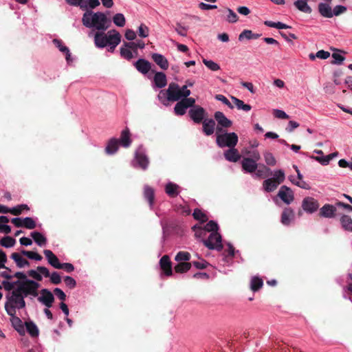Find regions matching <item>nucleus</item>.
Masks as SVG:
<instances>
[{"mask_svg":"<svg viewBox=\"0 0 352 352\" xmlns=\"http://www.w3.org/2000/svg\"><path fill=\"white\" fill-rule=\"evenodd\" d=\"M242 167L248 173H254L257 169L258 165L253 159L245 157L242 161Z\"/></svg>","mask_w":352,"mask_h":352,"instance_id":"obj_21","label":"nucleus"},{"mask_svg":"<svg viewBox=\"0 0 352 352\" xmlns=\"http://www.w3.org/2000/svg\"><path fill=\"white\" fill-rule=\"evenodd\" d=\"M104 31L97 32L94 36V43L98 47H104L108 45L107 35H106Z\"/></svg>","mask_w":352,"mask_h":352,"instance_id":"obj_22","label":"nucleus"},{"mask_svg":"<svg viewBox=\"0 0 352 352\" xmlns=\"http://www.w3.org/2000/svg\"><path fill=\"white\" fill-rule=\"evenodd\" d=\"M264 159H265L266 164L269 166H274L276 163V160L272 153H270V152L265 153H264Z\"/></svg>","mask_w":352,"mask_h":352,"instance_id":"obj_56","label":"nucleus"},{"mask_svg":"<svg viewBox=\"0 0 352 352\" xmlns=\"http://www.w3.org/2000/svg\"><path fill=\"white\" fill-rule=\"evenodd\" d=\"M160 266L164 274L170 276L173 274L172 263L168 255H164L160 260Z\"/></svg>","mask_w":352,"mask_h":352,"instance_id":"obj_12","label":"nucleus"},{"mask_svg":"<svg viewBox=\"0 0 352 352\" xmlns=\"http://www.w3.org/2000/svg\"><path fill=\"white\" fill-rule=\"evenodd\" d=\"M263 285V281L261 278L254 276L251 280L250 288L253 292L258 291Z\"/></svg>","mask_w":352,"mask_h":352,"instance_id":"obj_43","label":"nucleus"},{"mask_svg":"<svg viewBox=\"0 0 352 352\" xmlns=\"http://www.w3.org/2000/svg\"><path fill=\"white\" fill-rule=\"evenodd\" d=\"M135 159L141 169L144 170L147 169L149 164V160L148 157L143 152L137 151L135 153Z\"/></svg>","mask_w":352,"mask_h":352,"instance_id":"obj_16","label":"nucleus"},{"mask_svg":"<svg viewBox=\"0 0 352 352\" xmlns=\"http://www.w3.org/2000/svg\"><path fill=\"white\" fill-rule=\"evenodd\" d=\"M340 223L343 229L352 232V219L350 216L343 214L340 218Z\"/></svg>","mask_w":352,"mask_h":352,"instance_id":"obj_36","label":"nucleus"},{"mask_svg":"<svg viewBox=\"0 0 352 352\" xmlns=\"http://www.w3.org/2000/svg\"><path fill=\"white\" fill-rule=\"evenodd\" d=\"M202 123V131L206 135H211L215 129V121L212 118L204 119Z\"/></svg>","mask_w":352,"mask_h":352,"instance_id":"obj_15","label":"nucleus"},{"mask_svg":"<svg viewBox=\"0 0 352 352\" xmlns=\"http://www.w3.org/2000/svg\"><path fill=\"white\" fill-rule=\"evenodd\" d=\"M182 102L184 103V105L188 109L189 107L194 108L195 107V99L193 98H183L181 100Z\"/></svg>","mask_w":352,"mask_h":352,"instance_id":"obj_59","label":"nucleus"},{"mask_svg":"<svg viewBox=\"0 0 352 352\" xmlns=\"http://www.w3.org/2000/svg\"><path fill=\"white\" fill-rule=\"evenodd\" d=\"M17 283H19L18 289L22 292L25 297L29 295L36 297L38 295V289L40 287V284L36 281L30 279L23 281L19 280Z\"/></svg>","mask_w":352,"mask_h":352,"instance_id":"obj_3","label":"nucleus"},{"mask_svg":"<svg viewBox=\"0 0 352 352\" xmlns=\"http://www.w3.org/2000/svg\"><path fill=\"white\" fill-rule=\"evenodd\" d=\"M16 243V240L9 236L3 237L0 241V244L5 248L13 247Z\"/></svg>","mask_w":352,"mask_h":352,"instance_id":"obj_45","label":"nucleus"},{"mask_svg":"<svg viewBox=\"0 0 352 352\" xmlns=\"http://www.w3.org/2000/svg\"><path fill=\"white\" fill-rule=\"evenodd\" d=\"M31 236L34 241L39 245L43 246L45 245L47 242L46 238L38 232H33L31 233Z\"/></svg>","mask_w":352,"mask_h":352,"instance_id":"obj_41","label":"nucleus"},{"mask_svg":"<svg viewBox=\"0 0 352 352\" xmlns=\"http://www.w3.org/2000/svg\"><path fill=\"white\" fill-rule=\"evenodd\" d=\"M228 12L227 21L229 23H236L239 19L237 14L230 8L228 9Z\"/></svg>","mask_w":352,"mask_h":352,"instance_id":"obj_62","label":"nucleus"},{"mask_svg":"<svg viewBox=\"0 0 352 352\" xmlns=\"http://www.w3.org/2000/svg\"><path fill=\"white\" fill-rule=\"evenodd\" d=\"M36 226V222L32 217H25L23 219V227L32 230L35 228Z\"/></svg>","mask_w":352,"mask_h":352,"instance_id":"obj_53","label":"nucleus"},{"mask_svg":"<svg viewBox=\"0 0 352 352\" xmlns=\"http://www.w3.org/2000/svg\"><path fill=\"white\" fill-rule=\"evenodd\" d=\"M192 216L195 219L199 221L201 223H205L208 220L207 215L199 208L194 210Z\"/></svg>","mask_w":352,"mask_h":352,"instance_id":"obj_42","label":"nucleus"},{"mask_svg":"<svg viewBox=\"0 0 352 352\" xmlns=\"http://www.w3.org/2000/svg\"><path fill=\"white\" fill-rule=\"evenodd\" d=\"M153 60L162 69L166 70L168 68V61L166 58L157 53H153L151 55Z\"/></svg>","mask_w":352,"mask_h":352,"instance_id":"obj_20","label":"nucleus"},{"mask_svg":"<svg viewBox=\"0 0 352 352\" xmlns=\"http://www.w3.org/2000/svg\"><path fill=\"white\" fill-rule=\"evenodd\" d=\"M66 2L73 6H78L82 10H87V5L84 0H65Z\"/></svg>","mask_w":352,"mask_h":352,"instance_id":"obj_50","label":"nucleus"},{"mask_svg":"<svg viewBox=\"0 0 352 352\" xmlns=\"http://www.w3.org/2000/svg\"><path fill=\"white\" fill-rule=\"evenodd\" d=\"M192 263L190 262H178L175 266L174 270L176 273H185L190 270L191 268Z\"/></svg>","mask_w":352,"mask_h":352,"instance_id":"obj_35","label":"nucleus"},{"mask_svg":"<svg viewBox=\"0 0 352 352\" xmlns=\"http://www.w3.org/2000/svg\"><path fill=\"white\" fill-rule=\"evenodd\" d=\"M120 142L121 145L126 148L131 145L130 131L128 128H126L122 131Z\"/></svg>","mask_w":352,"mask_h":352,"instance_id":"obj_32","label":"nucleus"},{"mask_svg":"<svg viewBox=\"0 0 352 352\" xmlns=\"http://www.w3.org/2000/svg\"><path fill=\"white\" fill-rule=\"evenodd\" d=\"M274 177L267 179L263 182V188L267 192H272L285 180V173L282 170L274 172Z\"/></svg>","mask_w":352,"mask_h":352,"instance_id":"obj_5","label":"nucleus"},{"mask_svg":"<svg viewBox=\"0 0 352 352\" xmlns=\"http://www.w3.org/2000/svg\"><path fill=\"white\" fill-rule=\"evenodd\" d=\"M203 63L208 69L212 71H217L220 69V66L212 60L204 59Z\"/></svg>","mask_w":352,"mask_h":352,"instance_id":"obj_58","label":"nucleus"},{"mask_svg":"<svg viewBox=\"0 0 352 352\" xmlns=\"http://www.w3.org/2000/svg\"><path fill=\"white\" fill-rule=\"evenodd\" d=\"M231 99L238 109H242L245 111H249L251 110L252 107L250 104H245L243 100L234 96H232Z\"/></svg>","mask_w":352,"mask_h":352,"instance_id":"obj_38","label":"nucleus"},{"mask_svg":"<svg viewBox=\"0 0 352 352\" xmlns=\"http://www.w3.org/2000/svg\"><path fill=\"white\" fill-rule=\"evenodd\" d=\"M270 169L265 165L259 166L256 170V175L258 177L265 178L270 175Z\"/></svg>","mask_w":352,"mask_h":352,"instance_id":"obj_44","label":"nucleus"},{"mask_svg":"<svg viewBox=\"0 0 352 352\" xmlns=\"http://www.w3.org/2000/svg\"><path fill=\"white\" fill-rule=\"evenodd\" d=\"M120 55L124 58L130 60L133 58V54L131 51V49L127 47H121L120 48Z\"/></svg>","mask_w":352,"mask_h":352,"instance_id":"obj_55","label":"nucleus"},{"mask_svg":"<svg viewBox=\"0 0 352 352\" xmlns=\"http://www.w3.org/2000/svg\"><path fill=\"white\" fill-rule=\"evenodd\" d=\"M205 232H217L219 229L218 224L214 221H208L206 225L203 228Z\"/></svg>","mask_w":352,"mask_h":352,"instance_id":"obj_51","label":"nucleus"},{"mask_svg":"<svg viewBox=\"0 0 352 352\" xmlns=\"http://www.w3.org/2000/svg\"><path fill=\"white\" fill-rule=\"evenodd\" d=\"M82 23L86 28H94L99 32L107 30L110 26L111 21L103 12H94L87 10L82 15Z\"/></svg>","mask_w":352,"mask_h":352,"instance_id":"obj_1","label":"nucleus"},{"mask_svg":"<svg viewBox=\"0 0 352 352\" xmlns=\"http://www.w3.org/2000/svg\"><path fill=\"white\" fill-rule=\"evenodd\" d=\"M239 138L236 133H225L223 134L217 135V144L221 147H229L232 148L235 147L237 144Z\"/></svg>","mask_w":352,"mask_h":352,"instance_id":"obj_4","label":"nucleus"},{"mask_svg":"<svg viewBox=\"0 0 352 352\" xmlns=\"http://www.w3.org/2000/svg\"><path fill=\"white\" fill-rule=\"evenodd\" d=\"M124 46L129 49L132 50L134 52H137V50L138 48L143 49L144 48L145 44L142 41H138L137 43L135 42H124Z\"/></svg>","mask_w":352,"mask_h":352,"instance_id":"obj_40","label":"nucleus"},{"mask_svg":"<svg viewBox=\"0 0 352 352\" xmlns=\"http://www.w3.org/2000/svg\"><path fill=\"white\" fill-rule=\"evenodd\" d=\"M224 157L228 161L232 162H236L241 158L239 151L234 147L225 151Z\"/></svg>","mask_w":352,"mask_h":352,"instance_id":"obj_25","label":"nucleus"},{"mask_svg":"<svg viewBox=\"0 0 352 352\" xmlns=\"http://www.w3.org/2000/svg\"><path fill=\"white\" fill-rule=\"evenodd\" d=\"M182 98L183 96L178 84L175 82L170 83L167 89V100L173 102L179 101Z\"/></svg>","mask_w":352,"mask_h":352,"instance_id":"obj_7","label":"nucleus"},{"mask_svg":"<svg viewBox=\"0 0 352 352\" xmlns=\"http://www.w3.org/2000/svg\"><path fill=\"white\" fill-rule=\"evenodd\" d=\"M107 40H108V44L109 45H113V50H114L116 48V47L121 41V35L116 30H111V31L108 32Z\"/></svg>","mask_w":352,"mask_h":352,"instance_id":"obj_19","label":"nucleus"},{"mask_svg":"<svg viewBox=\"0 0 352 352\" xmlns=\"http://www.w3.org/2000/svg\"><path fill=\"white\" fill-rule=\"evenodd\" d=\"M144 197L148 201L151 207L154 204L155 192L153 188L149 186H145L144 188Z\"/></svg>","mask_w":352,"mask_h":352,"instance_id":"obj_30","label":"nucleus"},{"mask_svg":"<svg viewBox=\"0 0 352 352\" xmlns=\"http://www.w3.org/2000/svg\"><path fill=\"white\" fill-rule=\"evenodd\" d=\"M302 208L305 212L313 213L318 209L319 203L314 197H306L302 201Z\"/></svg>","mask_w":352,"mask_h":352,"instance_id":"obj_9","label":"nucleus"},{"mask_svg":"<svg viewBox=\"0 0 352 352\" xmlns=\"http://www.w3.org/2000/svg\"><path fill=\"white\" fill-rule=\"evenodd\" d=\"M30 208L26 204H21L18 205L12 208H11L10 214L19 216L20 215L23 210H29Z\"/></svg>","mask_w":352,"mask_h":352,"instance_id":"obj_48","label":"nucleus"},{"mask_svg":"<svg viewBox=\"0 0 352 352\" xmlns=\"http://www.w3.org/2000/svg\"><path fill=\"white\" fill-rule=\"evenodd\" d=\"M179 186L173 182H168L165 186L166 193L170 197H175L179 193Z\"/></svg>","mask_w":352,"mask_h":352,"instance_id":"obj_27","label":"nucleus"},{"mask_svg":"<svg viewBox=\"0 0 352 352\" xmlns=\"http://www.w3.org/2000/svg\"><path fill=\"white\" fill-rule=\"evenodd\" d=\"M318 11L322 16L327 18H331L333 16L331 8L328 4L324 3H319Z\"/></svg>","mask_w":352,"mask_h":352,"instance_id":"obj_28","label":"nucleus"},{"mask_svg":"<svg viewBox=\"0 0 352 352\" xmlns=\"http://www.w3.org/2000/svg\"><path fill=\"white\" fill-rule=\"evenodd\" d=\"M119 140L116 138H111L107 143L105 151L107 154H114L118 149Z\"/></svg>","mask_w":352,"mask_h":352,"instance_id":"obj_29","label":"nucleus"},{"mask_svg":"<svg viewBox=\"0 0 352 352\" xmlns=\"http://www.w3.org/2000/svg\"><path fill=\"white\" fill-rule=\"evenodd\" d=\"M187 108L184 105L182 101H179L175 106L174 111L176 115L183 116L186 113Z\"/></svg>","mask_w":352,"mask_h":352,"instance_id":"obj_52","label":"nucleus"},{"mask_svg":"<svg viewBox=\"0 0 352 352\" xmlns=\"http://www.w3.org/2000/svg\"><path fill=\"white\" fill-rule=\"evenodd\" d=\"M336 210V206L326 204L320 208L319 215L324 218H334Z\"/></svg>","mask_w":352,"mask_h":352,"instance_id":"obj_14","label":"nucleus"},{"mask_svg":"<svg viewBox=\"0 0 352 352\" xmlns=\"http://www.w3.org/2000/svg\"><path fill=\"white\" fill-rule=\"evenodd\" d=\"M2 285L5 289V290L6 291H8V292H10V291H13L15 287V286L16 287H19V283H17V280L16 281H14V282H9V281H7V280H3L2 282Z\"/></svg>","mask_w":352,"mask_h":352,"instance_id":"obj_57","label":"nucleus"},{"mask_svg":"<svg viewBox=\"0 0 352 352\" xmlns=\"http://www.w3.org/2000/svg\"><path fill=\"white\" fill-rule=\"evenodd\" d=\"M10 257L14 260L19 268H23L25 266L29 267L30 265V262L24 258L19 253L14 252L11 254Z\"/></svg>","mask_w":352,"mask_h":352,"instance_id":"obj_26","label":"nucleus"},{"mask_svg":"<svg viewBox=\"0 0 352 352\" xmlns=\"http://www.w3.org/2000/svg\"><path fill=\"white\" fill-rule=\"evenodd\" d=\"M12 318L10 319L11 323L13 326V327L19 333H24V326L21 321V320L17 317L15 316V315L10 316Z\"/></svg>","mask_w":352,"mask_h":352,"instance_id":"obj_33","label":"nucleus"},{"mask_svg":"<svg viewBox=\"0 0 352 352\" xmlns=\"http://www.w3.org/2000/svg\"><path fill=\"white\" fill-rule=\"evenodd\" d=\"M175 30L179 34V35L182 36H187V31L188 28L182 26L181 23H177L176 24V26L175 28Z\"/></svg>","mask_w":352,"mask_h":352,"instance_id":"obj_61","label":"nucleus"},{"mask_svg":"<svg viewBox=\"0 0 352 352\" xmlns=\"http://www.w3.org/2000/svg\"><path fill=\"white\" fill-rule=\"evenodd\" d=\"M215 98L222 102L224 104L227 105L230 109H233L234 106L231 104V102L228 100V98L221 94H217L215 96Z\"/></svg>","mask_w":352,"mask_h":352,"instance_id":"obj_63","label":"nucleus"},{"mask_svg":"<svg viewBox=\"0 0 352 352\" xmlns=\"http://www.w3.org/2000/svg\"><path fill=\"white\" fill-rule=\"evenodd\" d=\"M53 43L59 49V50L60 52L65 53L66 60L67 61H69L70 59V56H71L69 48L63 45V43L60 40L55 38L53 40Z\"/></svg>","mask_w":352,"mask_h":352,"instance_id":"obj_39","label":"nucleus"},{"mask_svg":"<svg viewBox=\"0 0 352 352\" xmlns=\"http://www.w3.org/2000/svg\"><path fill=\"white\" fill-rule=\"evenodd\" d=\"M133 65L142 74H146L151 69V63L144 58L138 59Z\"/></svg>","mask_w":352,"mask_h":352,"instance_id":"obj_13","label":"nucleus"},{"mask_svg":"<svg viewBox=\"0 0 352 352\" xmlns=\"http://www.w3.org/2000/svg\"><path fill=\"white\" fill-rule=\"evenodd\" d=\"M277 195L286 204H291L294 199L293 191L287 186H282Z\"/></svg>","mask_w":352,"mask_h":352,"instance_id":"obj_11","label":"nucleus"},{"mask_svg":"<svg viewBox=\"0 0 352 352\" xmlns=\"http://www.w3.org/2000/svg\"><path fill=\"white\" fill-rule=\"evenodd\" d=\"M138 34L139 36L146 38L149 34V29L145 24L142 23L138 28Z\"/></svg>","mask_w":352,"mask_h":352,"instance_id":"obj_54","label":"nucleus"},{"mask_svg":"<svg viewBox=\"0 0 352 352\" xmlns=\"http://www.w3.org/2000/svg\"><path fill=\"white\" fill-rule=\"evenodd\" d=\"M40 293L41 296L38 297L37 300L46 307H52L55 300L53 294L47 289H41Z\"/></svg>","mask_w":352,"mask_h":352,"instance_id":"obj_10","label":"nucleus"},{"mask_svg":"<svg viewBox=\"0 0 352 352\" xmlns=\"http://www.w3.org/2000/svg\"><path fill=\"white\" fill-rule=\"evenodd\" d=\"M261 34H254L252 32V30H244L239 36V40L242 41L245 38L250 40V39H257L258 38Z\"/></svg>","mask_w":352,"mask_h":352,"instance_id":"obj_37","label":"nucleus"},{"mask_svg":"<svg viewBox=\"0 0 352 352\" xmlns=\"http://www.w3.org/2000/svg\"><path fill=\"white\" fill-rule=\"evenodd\" d=\"M43 254L49 264L56 269H60V263L58 257L50 250H45Z\"/></svg>","mask_w":352,"mask_h":352,"instance_id":"obj_17","label":"nucleus"},{"mask_svg":"<svg viewBox=\"0 0 352 352\" xmlns=\"http://www.w3.org/2000/svg\"><path fill=\"white\" fill-rule=\"evenodd\" d=\"M206 110L199 105L194 107V108H191L188 111L190 118L193 120L194 122L197 124H199L204 120V119L206 116Z\"/></svg>","mask_w":352,"mask_h":352,"instance_id":"obj_8","label":"nucleus"},{"mask_svg":"<svg viewBox=\"0 0 352 352\" xmlns=\"http://www.w3.org/2000/svg\"><path fill=\"white\" fill-rule=\"evenodd\" d=\"M25 325L28 333L34 338H36L39 334V331L37 326L32 322L28 321L25 322Z\"/></svg>","mask_w":352,"mask_h":352,"instance_id":"obj_34","label":"nucleus"},{"mask_svg":"<svg viewBox=\"0 0 352 352\" xmlns=\"http://www.w3.org/2000/svg\"><path fill=\"white\" fill-rule=\"evenodd\" d=\"M214 118L217 120L218 125L221 127L229 128L232 124V121L228 119L221 111H216Z\"/></svg>","mask_w":352,"mask_h":352,"instance_id":"obj_18","label":"nucleus"},{"mask_svg":"<svg viewBox=\"0 0 352 352\" xmlns=\"http://www.w3.org/2000/svg\"><path fill=\"white\" fill-rule=\"evenodd\" d=\"M192 263V265L195 266L197 269L199 270H204L207 267V266L209 265V263L206 261L204 259H201V261H195L190 262Z\"/></svg>","mask_w":352,"mask_h":352,"instance_id":"obj_60","label":"nucleus"},{"mask_svg":"<svg viewBox=\"0 0 352 352\" xmlns=\"http://www.w3.org/2000/svg\"><path fill=\"white\" fill-rule=\"evenodd\" d=\"M190 259V254L188 252L180 251L175 257V260L177 262H187Z\"/></svg>","mask_w":352,"mask_h":352,"instance_id":"obj_47","label":"nucleus"},{"mask_svg":"<svg viewBox=\"0 0 352 352\" xmlns=\"http://www.w3.org/2000/svg\"><path fill=\"white\" fill-rule=\"evenodd\" d=\"M25 296L16 287L6 296L7 301L5 303V309L9 316L16 314V309H23L25 307Z\"/></svg>","mask_w":352,"mask_h":352,"instance_id":"obj_2","label":"nucleus"},{"mask_svg":"<svg viewBox=\"0 0 352 352\" xmlns=\"http://www.w3.org/2000/svg\"><path fill=\"white\" fill-rule=\"evenodd\" d=\"M21 254L27 256L30 259H34L35 261H41L43 258V257L39 254L32 251L23 250H21Z\"/></svg>","mask_w":352,"mask_h":352,"instance_id":"obj_49","label":"nucleus"},{"mask_svg":"<svg viewBox=\"0 0 352 352\" xmlns=\"http://www.w3.org/2000/svg\"><path fill=\"white\" fill-rule=\"evenodd\" d=\"M221 236L218 232L210 233L207 239H203L204 245L209 250L221 251L223 249Z\"/></svg>","mask_w":352,"mask_h":352,"instance_id":"obj_6","label":"nucleus"},{"mask_svg":"<svg viewBox=\"0 0 352 352\" xmlns=\"http://www.w3.org/2000/svg\"><path fill=\"white\" fill-rule=\"evenodd\" d=\"M153 81L157 87L163 88L167 84L166 76L163 72H157L155 74Z\"/></svg>","mask_w":352,"mask_h":352,"instance_id":"obj_24","label":"nucleus"},{"mask_svg":"<svg viewBox=\"0 0 352 352\" xmlns=\"http://www.w3.org/2000/svg\"><path fill=\"white\" fill-rule=\"evenodd\" d=\"M50 278L51 283L54 285H58L61 282L60 276L57 272H54L52 274H50Z\"/></svg>","mask_w":352,"mask_h":352,"instance_id":"obj_64","label":"nucleus"},{"mask_svg":"<svg viewBox=\"0 0 352 352\" xmlns=\"http://www.w3.org/2000/svg\"><path fill=\"white\" fill-rule=\"evenodd\" d=\"M294 217V212L291 208H285L281 214V223L288 226Z\"/></svg>","mask_w":352,"mask_h":352,"instance_id":"obj_23","label":"nucleus"},{"mask_svg":"<svg viewBox=\"0 0 352 352\" xmlns=\"http://www.w3.org/2000/svg\"><path fill=\"white\" fill-rule=\"evenodd\" d=\"M113 21L118 27H124L126 24L125 17L121 13L116 14L113 17Z\"/></svg>","mask_w":352,"mask_h":352,"instance_id":"obj_46","label":"nucleus"},{"mask_svg":"<svg viewBox=\"0 0 352 352\" xmlns=\"http://www.w3.org/2000/svg\"><path fill=\"white\" fill-rule=\"evenodd\" d=\"M294 4L298 10L302 12L310 14L312 11L310 6L307 4V0H297Z\"/></svg>","mask_w":352,"mask_h":352,"instance_id":"obj_31","label":"nucleus"}]
</instances>
